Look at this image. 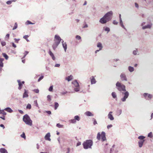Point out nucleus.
<instances>
[{
  "mask_svg": "<svg viewBox=\"0 0 153 153\" xmlns=\"http://www.w3.org/2000/svg\"><path fill=\"white\" fill-rule=\"evenodd\" d=\"M76 38L78 40H79L81 39V38L80 36L77 35L76 36Z\"/></svg>",
  "mask_w": 153,
  "mask_h": 153,
  "instance_id": "a18cd8bd",
  "label": "nucleus"
},
{
  "mask_svg": "<svg viewBox=\"0 0 153 153\" xmlns=\"http://www.w3.org/2000/svg\"><path fill=\"white\" fill-rule=\"evenodd\" d=\"M116 88L119 91H126V86L122 83L118 81L116 83Z\"/></svg>",
  "mask_w": 153,
  "mask_h": 153,
  "instance_id": "39448f33",
  "label": "nucleus"
},
{
  "mask_svg": "<svg viewBox=\"0 0 153 153\" xmlns=\"http://www.w3.org/2000/svg\"><path fill=\"white\" fill-rule=\"evenodd\" d=\"M12 3V1L11 0L8 1L6 2V4H10Z\"/></svg>",
  "mask_w": 153,
  "mask_h": 153,
  "instance_id": "052dcab7",
  "label": "nucleus"
},
{
  "mask_svg": "<svg viewBox=\"0 0 153 153\" xmlns=\"http://www.w3.org/2000/svg\"><path fill=\"white\" fill-rule=\"evenodd\" d=\"M72 84L73 85V88L74 91L76 92H78L80 90V86L76 80L73 81Z\"/></svg>",
  "mask_w": 153,
  "mask_h": 153,
  "instance_id": "423d86ee",
  "label": "nucleus"
},
{
  "mask_svg": "<svg viewBox=\"0 0 153 153\" xmlns=\"http://www.w3.org/2000/svg\"><path fill=\"white\" fill-rule=\"evenodd\" d=\"M4 60V59L0 58V66L1 67H3L4 66L3 63Z\"/></svg>",
  "mask_w": 153,
  "mask_h": 153,
  "instance_id": "a878e982",
  "label": "nucleus"
},
{
  "mask_svg": "<svg viewBox=\"0 0 153 153\" xmlns=\"http://www.w3.org/2000/svg\"><path fill=\"white\" fill-rule=\"evenodd\" d=\"M4 109L1 110L0 111V114H2L3 115H5L6 114V113L4 111Z\"/></svg>",
  "mask_w": 153,
  "mask_h": 153,
  "instance_id": "79ce46f5",
  "label": "nucleus"
},
{
  "mask_svg": "<svg viewBox=\"0 0 153 153\" xmlns=\"http://www.w3.org/2000/svg\"><path fill=\"white\" fill-rule=\"evenodd\" d=\"M69 122L70 123H76V121L74 119L69 120Z\"/></svg>",
  "mask_w": 153,
  "mask_h": 153,
  "instance_id": "2f4dec72",
  "label": "nucleus"
},
{
  "mask_svg": "<svg viewBox=\"0 0 153 153\" xmlns=\"http://www.w3.org/2000/svg\"><path fill=\"white\" fill-rule=\"evenodd\" d=\"M128 71L131 72H133L134 70V68L131 66H129L128 67Z\"/></svg>",
  "mask_w": 153,
  "mask_h": 153,
  "instance_id": "c756f323",
  "label": "nucleus"
},
{
  "mask_svg": "<svg viewBox=\"0 0 153 153\" xmlns=\"http://www.w3.org/2000/svg\"><path fill=\"white\" fill-rule=\"evenodd\" d=\"M115 145H113L110 149V153H117L118 152V147H115Z\"/></svg>",
  "mask_w": 153,
  "mask_h": 153,
  "instance_id": "6e6552de",
  "label": "nucleus"
},
{
  "mask_svg": "<svg viewBox=\"0 0 153 153\" xmlns=\"http://www.w3.org/2000/svg\"><path fill=\"white\" fill-rule=\"evenodd\" d=\"M60 66V64H56L54 65V67H59Z\"/></svg>",
  "mask_w": 153,
  "mask_h": 153,
  "instance_id": "13d9d810",
  "label": "nucleus"
},
{
  "mask_svg": "<svg viewBox=\"0 0 153 153\" xmlns=\"http://www.w3.org/2000/svg\"><path fill=\"white\" fill-rule=\"evenodd\" d=\"M34 24V23L31 22L29 20H27L25 22V24L27 25L29 24L33 25Z\"/></svg>",
  "mask_w": 153,
  "mask_h": 153,
  "instance_id": "4c0bfd02",
  "label": "nucleus"
},
{
  "mask_svg": "<svg viewBox=\"0 0 153 153\" xmlns=\"http://www.w3.org/2000/svg\"><path fill=\"white\" fill-rule=\"evenodd\" d=\"M152 24H148L147 25L144 26L142 27V29L143 30H144L146 29H150L152 27Z\"/></svg>",
  "mask_w": 153,
  "mask_h": 153,
  "instance_id": "a211bd4d",
  "label": "nucleus"
},
{
  "mask_svg": "<svg viewBox=\"0 0 153 153\" xmlns=\"http://www.w3.org/2000/svg\"><path fill=\"white\" fill-rule=\"evenodd\" d=\"M28 37L29 36L28 35H26L23 36V38L25 39H27V37Z\"/></svg>",
  "mask_w": 153,
  "mask_h": 153,
  "instance_id": "4d7b16f0",
  "label": "nucleus"
},
{
  "mask_svg": "<svg viewBox=\"0 0 153 153\" xmlns=\"http://www.w3.org/2000/svg\"><path fill=\"white\" fill-rule=\"evenodd\" d=\"M92 120L93 121V124L94 125H95L97 124V121L94 118H93Z\"/></svg>",
  "mask_w": 153,
  "mask_h": 153,
  "instance_id": "37998d69",
  "label": "nucleus"
},
{
  "mask_svg": "<svg viewBox=\"0 0 153 153\" xmlns=\"http://www.w3.org/2000/svg\"><path fill=\"white\" fill-rule=\"evenodd\" d=\"M153 135L152 132H151L148 134V137H149L150 138H152L153 137Z\"/></svg>",
  "mask_w": 153,
  "mask_h": 153,
  "instance_id": "ea45409f",
  "label": "nucleus"
},
{
  "mask_svg": "<svg viewBox=\"0 0 153 153\" xmlns=\"http://www.w3.org/2000/svg\"><path fill=\"white\" fill-rule=\"evenodd\" d=\"M81 142H78L77 143V144H76V146H79V145H81Z\"/></svg>",
  "mask_w": 153,
  "mask_h": 153,
  "instance_id": "69168bd1",
  "label": "nucleus"
},
{
  "mask_svg": "<svg viewBox=\"0 0 153 153\" xmlns=\"http://www.w3.org/2000/svg\"><path fill=\"white\" fill-rule=\"evenodd\" d=\"M24 91L25 92L23 95V98H25L27 97H28V91L25 89Z\"/></svg>",
  "mask_w": 153,
  "mask_h": 153,
  "instance_id": "aec40b11",
  "label": "nucleus"
},
{
  "mask_svg": "<svg viewBox=\"0 0 153 153\" xmlns=\"http://www.w3.org/2000/svg\"><path fill=\"white\" fill-rule=\"evenodd\" d=\"M100 136H101V134H100V132L98 133L97 134V139L99 140L100 139Z\"/></svg>",
  "mask_w": 153,
  "mask_h": 153,
  "instance_id": "e433bc0d",
  "label": "nucleus"
},
{
  "mask_svg": "<svg viewBox=\"0 0 153 153\" xmlns=\"http://www.w3.org/2000/svg\"><path fill=\"white\" fill-rule=\"evenodd\" d=\"M44 76H42L38 80V81L39 82L43 78Z\"/></svg>",
  "mask_w": 153,
  "mask_h": 153,
  "instance_id": "bf43d9fd",
  "label": "nucleus"
},
{
  "mask_svg": "<svg viewBox=\"0 0 153 153\" xmlns=\"http://www.w3.org/2000/svg\"><path fill=\"white\" fill-rule=\"evenodd\" d=\"M135 6L137 8H138L139 7V5H138V4L137 3H135Z\"/></svg>",
  "mask_w": 153,
  "mask_h": 153,
  "instance_id": "0e129e2a",
  "label": "nucleus"
},
{
  "mask_svg": "<svg viewBox=\"0 0 153 153\" xmlns=\"http://www.w3.org/2000/svg\"><path fill=\"white\" fill-rule=\"evenodd\" d=\"M14 39L15 40V42L16 43H18V41L20 40L19 39H16V38Z\"/></svg>",
  "mask_w": 153,
  "mask_h": 153,
  "instance_id": "e2e57ef3",
  "label": "nucleus"
},
{
  "mask_svg": "<svg viewBox=\"0 0 153 153\" xmlns=\"http://www.w3.org/2000/svg\"><path fill=\"white\" fill-rule=\"evenodd\" d=\"M3 56L5 58V59L7 60L8 59V56L5 53H3L2 54Z\"/></svg>",
  "mask_w": 153,
  "mask_h": 153,
  "instance_id": "f704fd0d",
  "label": "nucleus"
},
{
  "mask_svg": "<svg viewBox=\"0 0 153 153\" xmlns=\"http://www.w3.org/2000/svg\"><path fill=\"white\" fill-rule=\"evenodd\" d=\"M144 97L146 100H151L152 97L153 96L152 94L147 93H144L143 94Z\"/></svg>",
  "mask_w": 153,
  "mask_h": 153,
  "instance_id": "1a4fd4ad",
  "label": "nucleus"
},
{
  "mask_svg": "<svg viewBox=\"0 0 153 153\" xmlns=\"http://www.w3.org/2000/svg\"><path fill=\"white\" fill-rule=\"evenodd\" d=\"M145 140H139L138 142V146L140 148L142 147Z\"/></svg>",
  "mask_w": 153,
  "mask_h": 153,
  "instance_id": "6ab92c4d",
  "label": "nucleus"
},
{
  "mask_svg": "<svg viewBox=\"0 0 153 153\" xmlns=\"http://www.w3.org/2000/svg\"><path fill=\"white\" fill-rule=\"evenodd\" d=\"M63 40L61 39L60 37L57 35H56L54 36V42L52 45V48L53 50H55L61 42Z\"/></svg>",
  "mask_w": 153,
  "mask_h": 153,
  "instance_id": "f03ea898",
  "label": "nucleus"
},
{
  "mask_svg": "<svg viewBox=\"0 0 153 153\" xmlns=\"http://www.w3.org/2000/svg\"><path fill=\"white\" fill-rule=\"evenodd\" d=\"M133 54L134 55H139V53L138 49H136L135 50H134L133 51Z\"/></svg>",
  "mask_w": 153,
  "mask_h": 153,
  "instance_id": "4be33fe9",
  "label": "nucleus"
},
{
  "mask_svg": "<svg viewBox=\"0 0 153 153\" xmlns=\"http://www.w3.org/2000/svg\"><path fill=\"white\" fill-rule=\"evenodd\" d=\"M90 80H91V84H95L96 83L97 81L96 80V79H95L94 76H91L90 78Z\"/></svg>",
  "mask_w": 153,
  "mask_h": 153,
  "instance_id": "dca6fc26",
  "label": "nucleus"
},
{
  "mask_svg": "<svg viewBox=\"0 0 153 153\" xmlns=\"http://www.w3.org/2000/svg\"><path fill=\"white\" fill-rule=\"evenodd\" d=\"M101 140L104 141L106 140L105 137V132L102 131L101 134Z\"/></svg>",
  "mask_w": 153,
  "mask_h": 153,
  "instance_id": "9b49d317",
  "label": "nucleus"
},
{
  "mask_svg": "<svg viewBox=\"0 0 153 153\" xmlns=\"http://www.w3.org/2000/svg\"><path fill=\"white\" fill-rule=\"evenodd\" d=\"M88 27V25L87 24H86V23H85V25L82 27V28H87Z\"/></svg>",
  "mask_w": 153,
  "mask_h": 153,
  "instance_id": "8fccbe9b",
  "label": "nucleus"
},
{
  "mask_svg": "<svg viewBox=\"0 0 153 153\" xmlns=\"http://www.w3.org/2000/svg\"><path fill=\"white\" fill-rule=\"evenodd\" d=\"M59 105L58 103L57 102H55L54 104V109L56 110L57 108L58 107Z\"/></svg>",
  "mask_w": 153,
  "mask_h": 153,
  "instance_id": "c9c22d12",
  "label": "nucleus"
},
{
  "mask_svg": "<svg viewBox=\"0 0 153 153\" xmlns=\"http://www.w3.org/2000/svg\"><path fill=\"white\" fill-rule=\"evenodd\" d=\"M17 23H15L14 25V26L13 28V30H14L17 28Z\"/></svg>",
  "mask_w": 153,
  "mask_h": 153,
  "instance_id": "c03bdc74",
  "label": "nucleus"
},
{
  "mask_svg": "<svg viewBox=\"0 0 153 153\" xmlns=\"http://www.w3.org/2000/svg\"><path fill=\"white\" fill-rule=\"evenodd\" d=\"M113 23L115 25H117L118 24V22L116 21V20H114L113 22Z\"/></svg>",
  "mask_w": 153,
  "mask_h": 153,
  "instance_id": "5fc2aeb1",
  "label": "nucleus"
},
{
  "mask_svg": "<svg viewBox=\"0 0 153 153\" xmlns=\"http://www.w3.org/2000/svg\"><path fill=\"white\" fill-rule=\"evenodd\" d=\"M73 78V76L71 75L69 76H68L65 78V79L67 80L68 81H70Z\"/></svg>",
  "mask_w": 153,
  "mask_h": 153,
  "instance_id": "5701e85b",
  "label": "nucleus"
},
{
  "mask_svg": "<svg viewBox=\"0 0 153 153\" xmlns=\"http://www.w3.org/2000/svg\"><path fill=\"white\" fill-rule=\"evenodd\" d=\"M33 91L36 93H38L39 92V90L38 89H36L33 90Z\"/></svg>",
  "mask_w": 153,
  "mask_h": 153,
  "instance_id": "864d4df0",
  "label": "nucleus"
},
{
  "mask_svg": "<svg viewBox=\"0 0 153 153\" xmlns=\"http://www.w3.org/2000/svg\"><path fill=\"white\" fill-rule=\"evenodd\" d=\"M67 93V91L65 92H62L61 93L62 95H64L65 94H66Z\"/></svg>",
  "mask_w": 153,
  "mask_h": 153,
  "instance_id": "338daca9",
  "label": "nucleus"
},
{
  "mask_svg": "<svg viewBox=\"0 0 153 153\" xmlns=\"http://www.w3.org/2000/svg\"><path fill=\"white\" fill-rule=\"evenodd\" d=\"M18 111H19V113L21 114H23V111L21 110H19Z\"/></svg>",
  "mask_w": 153,
  "mask_h": 153,
  "instance_id": "774afa93",
  "label": "nucleus"
},
{
  "mask_svg": "<svg viewBox=\"0 0 153 153\" xmlns=\"http://www.w3.org/2000/svg\"><path fill=\"white\" fill-rule=\"evenodd\" d=\"M112 126H113L111 124L108 125L107 126V128L108 129L110 128H111L112 127Z\"/></svg>",
  "mask_w": 153,
  "mask_h": 153,
  "instance_id": "603ef678",
  "label": "nucleus"
},
{
  "mask_svg": "<svg viewBox=\"0 0 153 153\" xmlns=\"http://www.w3.org/2000/svg\"><path fill=\"white\" fill-rule=\"evenodd\" d=\"M113 14V13L111 11L107 12L100 19L99 22L102 24H106L111 19Z\"/></svg>",
  "mask_w": 153,
  "mask_h": 153,
  "instance_id": "f257e3e1",
  "label": "nucleus"
},
{
  "mask_svg": "<svg viewBox=\"0 0 153 153\" xmlns=\"http://www.w3.org/2000/svg\"><path fill=\"white\" fill-rule=\"evenodd\" d=\"M45 138L46 140H48V133L46 134V135L45 136Z\"/></svg>",
  "mask_w": 153,
  "mask_h": 153,
  "instance_id": "680f3d73",
  "label": "nucleus"
},
{
  "mask_svg": "<svg viewBox=\"0 0 153 153\" xmlns=\"http://www.w3.org/2000/svg\"><path fill=\"white\" fill-rule=\"evenodd\" d=\"M23 120L26 124L30 126L32 125V121L28 115L26 114L23 116Z\"/></svg>",
  "mask_w": 153,
  "mask_h": 153,
  "instance_id": "20e7f679",
  "label": "nucleus"
},
{
  "mask_svg": "<svg viewBox=\"0 0 153 153\" xmlns=\"http://www.w3.org/2000/svg\"><path fill=\"white\" fill-rule=\"evenodd\" d=\"M56 126L59 128H63V125L60 124L59 123H57Z\"/></svg>",
  "mask_w": 153,
  "mask_h": 153,
  "instance_id": "a19ab883",
  "label": "nucleus"
},
{
  "mask_svg": "<svg viewBox=\"0 0 153 153\" xmlns=\"http://www.w3.org/2000/svg\"><path fill=\"white\" fill-rule=\"evenodd\" d=\"M111 95L112 97L116 100H117V95L116 94L115 92H112L111 93Z\"/></svg>",
  "mask_w": 153,
  "mask_h": 153,
  "instance_id": "412c9836",
  "label": "nucleus"
},
{
  "mask_svg": "<svg viewBox=\"0 0 153 153\" xmlns=\"http://www.w3.org/2000/svg\"><path fill=\"white\" fill-rule=\"evenodd\" d=\"M21 136L22 138H23L24 139H25V137H26L25 135V134L24 132H23V133L21 135Z\"/></svg>",
  "mask_w": 153,
  "mask_h": 153,
  "instance_id": "de8ad7c7",
  "label": "nucleus"
},
{
  "mask_svg": "<svg viewBox=\"0 0 153 153\" xmlns=\"http://www.w3.org/2000/svg\"><path fill=\"white\" fill-rule=\"evenodd\" d=\"M49 53L52 60L54 61H55L56 59V58L55 57L54 54L51 51H49Z\"/></svg>",
  "mask_w": 153,
  "mask_h": 153,
  "instance_id": "f8f14e48",
  "label": "nucleus"
},
{
  "mask_svg": "<svg viewBox=\"0 0 153 153\" xmlns=\"http://www.w3.org/2000/svg\"><path fill=\"white\" fill-rule=\"evenodd\" d=\"M4 110L10 113H11L13 112V110H12V109L9 107H7L5 108Z\"/></svg>",
  "mask_w": 153,
  "mask_h": 153,
  "instance_id": "cd10ccee",
  "label": "nucleus"
},
{
  "mask_svg": "<svg viewBox=\"0 0 153 153\" xmlns=\"http://www.w3.org/2000/svg\"><path fill=\"white\" fill-rule=\"evenodd\" d=\"M83 148L85 149L91 148L93 144V142L91 140H86L83 143Z\"/></svg>",
  "mask_w": 153,
  "mask_h": 153,
  "instance_id": "7ed1b4c3",
  "label": "nucleus"
},
{
  "mask_svg": "<svg viewBox=\"0 0 153 153\" xmlns=\"http://www.w3.org/2000/svg\"><path fill=\"white\" fill-rule=\"evenodd\" d=\"M112 113V111H110L108 115V118L109 119L111 120H114V117L111 114Z\"/></svg>",
  "mask_w": 153,
  "mask_h": 153,
  "instance_id": "2eb2a0df",
  "label": "nucleus"
},
{
  "mask_svg": "<svg viewBox=\"0 0 153 153\" xmlns=\"http://www.w3.org/2000/svg\"><path fill=\"white\" fill-rule=\"evenodd\" d=\"M84 114L86 116L88 117H93L94 116V114L90 111H87Z\"/></svg>",
  "mask_w": 153,
  "mask_h": 153,
  "instance_id": "f3484780",
  "label": "nucleus"
},
{
  "mask_svg": "<svg viewBox=\"0 0 153 153\" xmlns=\"http://www.w3.org/2000/svg\"><path fill=\"white\" fill-rule=\"evenodd\" d=\"M0 152L1 153H8L6 150L3 148L0 149Z\"/></svg>",
  "mask_w": 153,
  "mask_h": 153,
  "instance_id": "b1692460",
  "label": "nucleus"
},
{
  "mask_svg": "<svg viewBox=\"0 0 153 153\" xmlns=\"http://www.w3.org/2000/svg\"><path fill=\"white\" fill-rule=\"evenodd\" d=\"M122 110L121 109H118L116 111V115L117 116H120L122 113Z\"/></svg>",
  "mask_w": 153,
  "mask_h": 153,
  "instance_id": "393cba45",
  "label": "nucleus"
},
{
  "mask_svg": "<svg viewBox=\"0 0 153 153\" xmlns=\"http://www.w3.org/2000/svg\"><path fill=\"white\" fill-rule=\"evenodd\" d=\"M103 30L107 32V33H108L110 31V29L109 28L107 27H103Z\"/></svg>",
  "mask_w": 153,
  "mask_h": 153,
  "instance_id": "c85d7f7f",
  "label": "nucleus"
},
{
  "mask_svg": "<svg viewBox=\"0 0 153 153\" xmlns=\"http://www.w3.org/2000/svg\"><path fill=\"white\" fill-rule=\"evenodd\" d=\"M34 104L35 105L37 106V107H38V103H37V100H35V101H34Z\"/></svg>",
  "mask_w": 153,
  "mask_h": 153,
  "instance_id": "3c124183",
  "label": "nucleus"
},
{
  "mask_svg": "<svg viewBox=\"0 0 153 153\" xmlns=\"http://www.w3.org/2000/svg\"><path fill=\"white\" fill-rule=\"evenodd\" d=\"M120 26L123 28H124L125 30H127L126 29L124 26L123 25V21L120 22Z\"/></svg>",
  "mask_w": 153,
  "mask_h": 153,
  "instance_id": "72a5a7b5",
  "label": "nucleus"
},
{
  "mask_svg": "<svg viewBox=\"0 0 153 153\" xmlns=\"http://www.w3.org/2000/svg\"><path fill=\"white\" fill-rule=\"evenodd\" d=\"M125 92L122 93V94L123 95V97L121 99V100L124 102L126 101V99L128 97L129 95V93L126 90V91H124Z\"/></svg>",
  "mask_w": 153,
  "mask_h": 153,
  "instance_id": "0eeeda50",
  "label": "nucleus"
},
{
  "mask_svg": "<svg viewBox=\"0 0 153 153\" xmlns=\"http://www.w3.org/2000/svg\"><path fill=\"white\" fill-rule=\"evenodd\" d=\"M28 53H29V52L28 51H25V53H24L25 55H24V56L22 58V59H23L25 58V57L26 56V55Z\"/></svg>",
  "mask_w": 153,
  "mask_h": 153,
  "instance_id": "49530a36",
  "label": "nucleus"
},
{
  "mask_svg": "<svg viewBox=\"0 0 153 153\" xmlns=\"http://www.w3.org/2000/svg\"><path fill=\"white\" fill-rule=\"evenodd\" d=\"M53 85H52L50 86V87L48 88V91L51 92H53Z\"/></svg>",
  "mask_w": 153,
  "mask_h": 153,
  "instance_id": "58836bf2",
  "label": "nucleus"
},
{
  "mask_svg": "<svg viewBox=\"0 0 153 153\" xmlns=\"http://www.w3.org/2000/svg\"><path fill=\"white\" fill-rule=\"evenodd\" d=\"M17 82L18 83V85H19L18 89L20 90L22 88V85L25 82L24 81H22V82H21V81L19 80H17Z\"/></svg>",
  "mask_w": 153,
  "mask_h": 153,
  "instance_id": "4468645a",
  "label": "nucleus"
},
{
  "mask_svg": "<svg viewBox=\"0 0 153 153\" xmlns=\"http://www.w3.org/2000/svg\"><path fill=\"white\" fill-rule=\"evenodd\" d=\"M120 79L122 81H127V79L126 74L124 73H122L120 75Z\"/></svg>",
  "mask_w": 153,
  "mask_h": 153,
  "instance_id": "9d476101",
  "label": "nucleus"
},
{
  "mask_svg": "<svg viewBox=\"0 0 153 153\" xmlns=\"http://www.w3.org/2000/svg\"><path fill=\"white\" fill-rule=\"evenodd\" d=\"M1 43L2 46H4L6 45V43L4 41H2Z\"/></svg>",
  "mask_w": 153,
  "mask_h": 153,
  "instance_id": "6e6d98bb",
  "label": "nucleus"
},
{
  "mask_svg": "<svg viewBox=\"0 0 153 153\" xmlns=\"http://www.w3.org/2000/svg\"><path fill=\"white\" fill-rule=\"evenodd\" d=\"M97 46L99 48L100 50H101L102 48V44L100 42H98L97 44Z\"/></svg>",
  "mask_w": 153,
  "mask_h": 153,
  "instance_id": "bb28decb",
  "label": "nucleus"
},
{
  "mask_svg": "<svg viewBox=\"0 0 153 153\" xmlns=\"http://www.w3.org/2000/svg\"><path fill=\"white\" fill-rule=\"evenodd\" d=\"M145 138V137L143 136L140 135L138 137V138L140 140H145L144 139Z\"/></svg>",
  "mask_w": 153,
  "mask_h": 153,
  "instance_id": "7c9ffc66",
  "label": "nucleus"
},
{
  "mask_svg": "<svg viewBox=\"0 0 153 153\" xmlns=\"http://www.w3.org/2000/svg\"><path fill=\"white\" fill-rule=\"evenodd\" d=\"M26 108L27 109H30L31 108V105L29 104H28L26 107Z\"/></svg>",
  "mask_w": 153,
  "mask_h": 153,
  "instance_id": "09e8293b",
  "label": "nucleus"
},
{
  "mask_svg": "<svg viewBox=\"0 0 153 153\" xmlns=\"http://www.w3.org/2000/svg\"><path fill=\"white\" fill-rule=\"evenodd\" d=\"M74 119L76 121H79L80 120V117L78 115H76L74 116Z\"/></svg>",
  "mask_w": 153,
  "mask_h": 153,
  "instance_id": "473e14b6",
  "label": "nucleus"
},
{
  "mask_svg": "<svg viewBox=\"0 0 153 153\" xmlns=\"http://www.w3.org/2000/svg\"><path fill=\"white\" fill-rule=\"evenodd\" d=\"M62 47L64 48V50L65 52L66 51L67 49V44L66 42H64L63 40L62 42Z\"/></svg>",
  "mask_w": 153,
  "mask_h": 153,
  "instance_id": "ddd939ff",
  "label": "nucleus"
}]
</instances>
